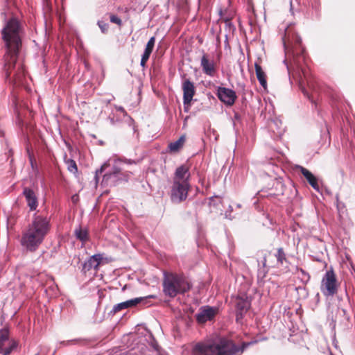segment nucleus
I'll list each match as a JSON object with an SVG mask.
<instances>
[{
  "label": "nucleus",
  "mask_w": 355,
  "mask_h": 355,
  "mask_svg": "<svg viewBox=\"0 0 355 355\" xmlns=\"http://www.w3.org/2000/svg\"><path fill=\"white\" fill-rule=\"evenodd\" d=\"M2 40L6 49L4 55V70L6 79L14 86H19L25 78V69L21 62L18 60L22 48L24 26L15 17H12L5 23L1 30Z\"/></svg>",
  "instance_id": "1"
},
{
  "label": "nucleus",
  "mask_w": 355,
  "mask_h": 355,
  "mask_svg": "<svg viewBox=\"0 0 355 355\" xmlns=\"http://www.w3.org/2000/svg\"><path fill=\"white\" fill-rule=\"evenodd\" d=\"M50 229L49 218L42 214H35L27 229L22 234L21 245L27 251H36L44 241Z\"/></svg>",
  "instance_id": "2"
},
{
  "label": "nucleus",
  "mask_w": 355,
  "mask_h": 355,
  "mask_svg": "<svg viewBox=\"0 0 355 355\" xmlns=\"http://www.w3.org/2000/svg\"><path fill=\"white\" fill-rule=\"evenodd\" d=\"M301 38L296 35L295 37V44L292 46L291 48H288L286 46L285 41L284 42V46L286 54L290 58L291 64L296 67L299 71V73H302V75L300 74L298 80L300 90L306 98L313 101V95L310 94L304 85V80H306L307 81L309 88L313 92L315 90L311 82L308 80L306 70L303 67V64H306V56L304 48L301 45Z\"/></svg>",
  "instance_id": "3"
},
{
  "label": "nucleus",
  "mask_w": 355,
  "mask_h": 355,
  "mask_svg": "<svg viewBox=\"0 0 355 355\" xmlns=\"http://www.w3.org/2000/svg\"><path fill=\"white\" fill-rule=\"evenodd\" d=\"M191 287L189 282L184 276L175 273H164L163 291L165 295L175 297L178 294L187 292Z\"/></svg>",
  "instance_id": "4"
},
{
  "label": "nucleus",
  "mask_w": 355,
  "mask_h": 355,
  "mask_svg": "<svg viewBox=\"0 0 355 355\" xmlns=\"http://www.w3.org/2000/svg\"><path fill=\"white\" fill-rule=\"evenodd\" d=\"M250 345V343H244L241 346H237L232 340L220 338L218 343H214L215 353L216 355H239Z\"/></svg>",
  "instance_id": "5"
},
{
  "label": "nucleus",
  "mask_w": 355,
  "mask_h": 355,
  "mask_svg": "<svg viewBox=\"0 0 355 355\" xmlns=\"http://www.w3.org/2000/svg\"><path fill=\"white\" fill-rule=\"evenodd\" d=\"M338 286L336 275L331 268L325 272L322 279L320 291L324 296L332 297L338 293Z\"/></svg>",
  "instance_id": "6"
},
{
  "label": "nucleus",
  "mask_w": 355,
  "mask_h": 355,
  "mask_svg": "<svg viewBox=\"0 0 355 355\" xmlns=\"http://www.w3.org/2000/svg\"><path fill=\"white\" fill-rule=\"evenodd\" d=\"M18 347V342L10 339V332L6 328L0 329V354L10 355Z\"/></svg>",
  "instance_id": "7"
},
{
  "label": "nucleus",
  "mask_w": 355,
  "mask_h": 355,
  "mask_svg": "<svg viewBox=\"0 0 355 355\" xmlns=\"http://www.w3.org/2000/svg\"><path fill=\"white\" fill-rule=\"evenodd\" d=\"M189 189V181L173 182L171 191V199L173 202L179 203L187 198Z\"/></svg>",
  "instance_id": "8"
},
{
  "label": "nucleus",
  "mask_w": 355,
  "mask_h": 355,
  "mask_svg": "<svg viewBox=\"0 0 355 355\" xmlns=\"http://www.w3.org/2000/svg\"><path fill=\"white\" fill-rule=\"evenodd\" d=\"M129 178L128 173H124L116 166H114L111 171L107 172L103 175L102 182L106 186H114L121 181H128Z\"/></svg>",
  "instance_id": "9"
},
{
  "label": "nucleus",
  "mask_w": 355,
  "mask_h": 355,
  "mask_svg": "<svg viewBox=\"0 0 355 355\" xmlns=\"http://www.w3.org/2000/svg\"><path fill=\"white\" fill-rule=\"evenodd\" d=\"M236 309V320L238 323H241L242 320L250 307V301L245 295L237 296L234 300Z\"/></svg>",
  "instance_id": "10"
},
{
  "label": "nucleus",
  "mask_w": 355,
  "mask_h": 355,
  "mask_svg": "<svg viewBox=\"0 0 355 355\" xmlns=\"http://www.w3.org/2000/svg\"><path fill=\"white\" fill-rule=\"evenodd\" d=\"M216 95L219 100L227 106L233 105L237 98L234 90L223 87H218Z\"/></svg>",
  "instance_id": "11"
},
{
  "label": "nucleus",
  "mask_w": 355,
  "mask_h": 355,
  "mask_svg": "<svg viewBox=\"0 0 355 355\" xmlns=\"http://www.w3.org/2000/svg\"><path fill=\"white\" fill-rule=\"evenodd\" d=\"M182 89L183 91V105H191V102L196 94L194 83L189 79H184L182 82Z\"/></svg>",
  "instance_id": "12"
},
{
  "label": "nucleus",
  "mask_w": 355,
  "mask_h": 355,
  "mask_svg": "<svg viewBox=\"0 0 355 355\" xmlns=\"http://www.w3.org/2000/svg\"><path fill=\"white\" fill-rule=\"evenodd\" d=\"M217 308L205 306L200 308L199 312L196 315V321L200 324H204L211 320L217 313Z\"/></svg>",
  "instance_id": "13"
},
{
  "label": "nucleus",
  "mask_w": 355,
  "mask_h": 355,
  "mask_svg": "<svg viewBox=\"0 0 355 355\" xmlns=\"http://www.w3.org/2000/svg\"><path fill=\"white\" fill-rule=\"evenodd\" d=\"M193 355H216L214 343H198L192 348Z\"/></svg>",
  "instance_id": "14"
},
{
  "label": "nucleus",
  "mask_w": 355,
  "mask_h": 355,
  "mask_svg": "<svg viewBox=\"0 0 355 355\" xmlns=\"http://www.w3.org/2000/svg\"><path fill=\"white\" fill-rule=\"evenodd\" d=\"M200 66L205 74L214 77L216 72V64L213 60H210L208 55L204 54L200 60Z\"/></svg>",
  "instance_id": "15"
},
{
  "label": "nucleus",
  "mask_w": 355,
  "mask_h": 355,
  "mask_svg": "<svg viewBox=\"0 0 355 355\" xmlns=\"http://www.w3.org/2000/svg\"><path fill=\"white\" fill-rule=\"evenodd\" d=\"M23 196L30 211L36 210L38 207V200L35 191L29 187H25L23 189Z\"/></svg>",
  "instance_id": "16"
},
{
  "label": "nucleus",
  "mask_w": 355,
  "mask_h": 355,
  "mask_svg": "<svg viewBox=\"0 0 355 355\" xmlns=\"http://www.w3.org/2000/svg\"><path fill=\"white\" fill-rule=\"evenodd\" d=\"M103 257L102 254H95L91 256L87 261L83 264L82 271L86 273L91 269L94 268L98 270V266L100 265Z\"/></svg>",
  "instance_id": "17"
},
{
  "label": "nucleus",
  "mask_w": 355,
  "mask_h": 355,
  "mask_svg": "<svg viewBox=\"0 0 355 355\" xmlns=\"http://www.w3.org/2000/svg\"><path fill=\"white\" fill-rule=\"evenodd\" d=\"M142 300H144L143 297H136L134 299L127 300L125 302L119 303L113 306L112 311L113 313H116L123 309H125L129 307L135 306L137 305L139 303H140Z\"/></svg>",
  "instance_id": "18"
},
{
  "label": "nucleus",
  "mask_w": 355,
  "mask_h": 355,
  "mask_svg": "<svg viewBox=\"0 0 355 355\" xmlns=\"http://www.w3.org/2000/svg\"><path fill=\"white\" fill-rule=\"evenodd\" d=\"M190 177V172L189 168L184 165L178 167L175 172L173 182H184L189 181Z\"/></svg>",
  "instance_id": "19"
},
{
  "label": "nucleus",
  "mask_w": 355,
  "mask_h": 355,
  "mask_svg": "<svg viewBox=\"0 0 355 355\" xmlns=\"http://www.w3.org/2000/svg\"><path fill=\"white\" fill-rule=\"evenodd\" d=\"M297 168L300 170L302 175L306 178L310 185L316 191H319V185L316 178L306 168L298 166Z\"/></svg>",
  "instance_id": "20"
},
{
  "label": "nucleus",
  "mask_w": 355,
  "mask_h": 355,
  "mask_svg": "<svg viewBox=\"0 0 355 355\" xmlns=\"http://www.w3.org/2000/svg\"><path fill=\"white\" fill-rule=\"evenodd\" d=\"M269 128L278 137H280L284 132L282 121L277 119L272 120L270 123Z\"/></svg>",
  "instance_id": "21"
},
{
  "label": "nucleus",
  "mask_w": 355,
  "mask_h": 355,
  "mask_svg": "<svg viewBox=\"0 0 355 355\" xmlns=\"http://www.w3.org/2000/svg\"><path fill=\"white\" fill-rule=\"evenodd\" d=\"M255 71L257 80H259L260 85L263 87L266 88L267 87V81H266V76L263 70L262 69L261 67L257 64L255 63Z\"/></svg>",
  "instance_id": "22"
},
{
  "label": "nucleus",
  "mask_w": 355,
  "mask_h": 355,
  "mask_svg": "<svg viewBox=\"0 0 355 355\" xmlns=\"http://www.w3.org/2000/svg\"><path fill=\"white\" fill-rule=\"evenodd\" d=\"M185 141V137L181 136L177 141L171 142L168 144V149L171 153H175L183 146Z\"/></svg>",
  "instance_id": "23"
},
{
  "label": "nucleus",
  "mask_w": 355,
  "mask_h": 355,
  "mask_svg": "<svg viewBox=\"0 0 355 355\" xmlns=\"http://www.w3.org/2000/svg\"><path fill=\"white\" fill-rule=\"evenodd\" d=\"M76 237L82 242H85L89 239L88 232L86 229L81 227L76 228L74 231Z\"/></svg>",
  "instance_id": "24"
},
{
  "label": "nucleus",
  "mask_w": 355,
  "mask_h": 355,
  "mask_svg": "<svg viewBox=\"0 0 355 355\" xmlns=\"http://www.w3.org/2000/svg\"><path fill=\"white\" fill-rule=\"evenodd\" d=\"M275 257L277 261V263L282 265L284 261H286V254L282 248H279L277 250V254H275Z\"/></svg>",
  "instance_id": "25"
},
{
  "label": "nucleus",
  "mask_w": 355,
  "mask_h": 355,
  "mask_svg": "<svg viewBox=\"0 0 355 355\" xmlns=\"http://www.w3.org/2000/svg\"><path fill=\"white\" fill-rule=\"evenodd\" d=\"M65 163L67 165V169L69 170V171L73 173H76L78 171L77 164L73 159H66Z\"/></svg>",
  "instance_id": "26"
},
{
  "label": "nucleus",
  "mask_w": 355,
  "mask_h": 355,
  "mask_svg": "<svg viewBox=\"0 0 355 355\" xmlns=\"http://www.w3.org/2000/svg\"><path fill=\"white\" fill-rule=\"evenodd\" d=\"M150 346L155 351L156 355H166L164 352H161L158 343L153 338L150 342Z\"/></svg>",
  "instance_id": "27"
},
{
  "label": "nucleus",
  "mask_w": 355,
  "mask_h": 355,
  "mask_svg": "<svg viewBox=\"0 0 355 355\" xmlns=\"http://www.w3.org/2000/svg\"><path fill=\"white\" fill-rule=\"evenodd\" d=\"M109 166L107 163H104L99 169H97L95 173L94 179L96 182H98L99 181V175H101Z\"/></svg>",
  "instance_id": "28"
},
{
  "label": "nucleus",
  "mask_w": 355,
  "mask_h": 355,
  "mask_svg": "<svg viewBox=\"0 0 355 355\" xmlns=\"http://www.w3.org/2000/svg\"><path fill=\"white\" fill-rule=\"evenodd\" d=\"M155 37H151L150 38V40H148V42H147L145 49L153 52V50L154 46H155Z\"/></svg>",
  "instance_id": "29"
},
{
  "label": "nucleus",
  "mask_w": 355,
  "mask_h": 355,
  "mask_svg": "<svg viewBox=\"0 0 355 355\" xmlns=\"http://www.w3.org/2000/svg\"><path fill=\"white\" fill-rule=\"evenodd\" d=\"M97 24L102 33H105L107 31L109 26L107 23L103 21H98Z\"/></svg>",
  "instance_id": "30"
},
{
  "label": "nucleus",
  "mask_w": 355,
  "mask_h": 355,
  "mask_svg": "<svg viewBox=\"0 0 355 355\" xmlns=\"http://www.w3.org/2000/svg\"><path fill=\"white\" fill-rule=\"evenodd\" d=\"M299 270H300V272L302 274V281L304 282H309V279H310V275H309V273L306 272L302 268H300Z\"/></svg>",
  "instance_id": "31"
},
{
  "label": "nucleus",
  "mask_w": 355,
  "mask_h": 355,
  "mask_svg": "<svg viewBox=\"0 0 355 355\" xmlns=\"http://www.w3.org/2000/svg\"><path fill=\"white\" fill-rule=\"evenodd\" d=\"M26 151H27V154H28V158H29L30 164H31L32 168H34V165L35 164V160L34 159L33 155L31 152V150H30V149L28 148H27Z\"/></svg>",
  "instance_id": "32"
},
{
  "label": "nucleus",
  "mask_w": 355,
  "mask_h": 355,
  "mask_svg": "<svg viewBox=\"0 0 355 355\" xmlns=\"http://www.w3.org/2000/svg\"><path fill=\"white\" fill-rule=\"evenodd\" d=\"M110 21L119 26H121L122 24L121 19L114 15H110Z\"/></svg>",
  "instance_id": "33"
},
{
  "label": "nucleus",
  "mask_w": 355,
  "mask_h": 355,
  "mask_svg": "<svg viewBox=\"0 0 355 355\" xmlns=\"http://www.w3.org/2000/svg\"><path fill=\"white\" fill-rule=\"evenodd\" d=\"M232 210H233L232 207L229 206V209L225 213V218H229L230 220L232 219V217L231 216V213H232Z\"/></svg>",
  "instance_id": "34"
},
{
  "label": "nucleus",
  "mask_w": 355,
  "mask_h": 355,
  "mask_svg": "<svg viewBox=\"0 0 355 355\" xmlns=\"http://www.w3.org/2000/svg\"><path fill=\"white\" fill-rule=\"evenodd\" d=\"M151 53H152L151 51L145 49L144 53H143V54H142V55H141V58L148 60V59H149V58L150 56Z\"/></svg>",
  "instance_id": "35"
},
{
  "label": "nucleus",
  "mask_w": 355,
  "mask_h": 355,
  "mask_svg": "<svg viewBox=\"0 0 355 355\" xmlns=\"http://www.w3.org/2000/svg\"><path fill=\"white\" fill-rule=\"evenodd\" d=\"M148 60L146 59H144L141 58V62H140V65L143 67V68H145L146 67V62H147Z\"/></svg>",
  "instance_id": "36"
},
{
  "label": "nucleus",
  "mask_w": 355,
  "mask_h": 355,
  "mask_svg": "<svg viewBox=\"0 0 355 355\" xmlns=\"http://www.w3.org/2000/svg\"><path fill=\"white\" fill-rule=\"evenodd\" d=\"M117 110H119V111H120L121 112H125L124 108L123 107H121V106L117 107Z\"/></svg>",
  "instance_id": "37"
},
{
  "label": "nucleus",
  "mask_w": 355,
  "mask_h": 355,
  "mask_svg": "<svg viewBox=\"0 0 355 355\" xmlns=\"http://www.w3.org/2000/svg\"><path fill=\"white\" fill-rule=\"evenodd\" d=\"M266 272H267V271H265L264 270H263V272H262L261 270H259V276L261 273H263L262 277H263L265 276V275H266Z\"/></svg>",
  "instance_id": "38"
},
{
  "label": "nucleus",
  "mask_w": 355,
  "mask_h": 355,
  "mask_svg": "<svg viewBox=\"0 0 355 355\" xmlns=\"http://www.w3.org/2000/svg\"><path fill=\"white\" fill-rule=\"evenodd\" d=\"M189 107H190V105H184V112H189Z\"/></svg>",
  "instance_id": "39"
},
{
  "label": "nucleus",
  "mask_w": 355,
  "mask_h": 355,
  "mask_svg": "<svg viewBox=\"0 0 355 355\" xmlns=\"http://www.w3.org/2000/svg\"><path fill=\"white\" fill-rule=\"evenodd\" d=\"M6 3H7V6H8V8H10V6H11V4H12V0H6Z\"/></svg>",
  "instance_id": "40"
},
{
  "label": "nucleus",
  "mask_w": 355,
  "mask_h": 355,
  "mask_svg": "<svg viewBox=\"0 0 355 355\" xmlns=\"http://www.w3.org/2000/svg\"><path fill=\"white\" fill-rule=\"evenodd\" d=\"M234 119L236 120H239L240 119V116L237 113L234 114Z\"/></svg>",
  "instance_id": "41"
},
{
  "label": "nucleus",
  "mask_w": 355,
  "mask_h": 355,
  "mask_svg": "<svg viewBox=\"0 0 355 355\" xmlns=\"http://www.w3.org/2000/svg\"><path fill=\"white\" fill-rule=\"evenodd\" d=\"M284 63L286 64V68H287V69H288V72L290 73V68H289V67H288V63H287L286 60H284Z\"/></svg>",
  "instance_id": "42"
},
{
  "label": "nucleus",
  "mask_w": 355,
  "mask_h": 355,
  "mask_svg": "<svg viewBox=\"0 0 355 355\" xmlns=\"http://www.w3.org/2000/svg\"><path fill=\"white\" fill-rule=\"evenodd\" d=\"M266 263V258H264V259H263V267H265Z\"/></svg>",
  "instance_id": "43"
},
{
  "label": "nucleus",
  "mask_w": 355,
  "mask_h": 355,
  "mask_svg": "<svg viewBox=\"0 0 355 355\" xmlns=\"http://www.w3.org/2000/svg\"><path fill=\"white\" fill-rule=\"evenodd\" d=\"M126 162V163H128V164L135 163V162L131 161V160H128V161H127V162Z\"/></svg>",
  "instance_id": "44"
},
{
  "label": "nucleus",
  "mask_w": 355,
  "mask_h": 355,
  "mask_svg": "<svg viewBox=\"0 0 355 355\" xmlns=\"http://www.w3.org/2000/svg\"><path fill=\"white\" fill-rule=\"evenodd\" d=\"M76 340H69V341H67V343H74V342H76Z\"/></svg>",
  "instance_id": "45"
},
{
  "label": "nucleus",
  "mask_w": 355,
  "mask_h": 355,
  "mask_svg": "<svg viewBox=\"0 0 355 355\" xmlns=\"http://www.w3.org/2000/svg\"><path fill=\"white\" fill-rule=\"evenodd\" d=\"M241 207V205H240V204H238V205H237V207L240 208Z\"/></svg>",
  "instance_id": "46"
}]
</instances>
